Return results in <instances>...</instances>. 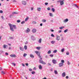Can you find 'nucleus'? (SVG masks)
I'll return each instance as SVG.
<instances>
[{"mask_svg":"<svg viewBox=\"0 0 79 79\" xmlns=\"http://www.w3.org/2000/svg\"><path fill=\"white\" fill-rule=\"evenodd\" d=\"M9 25L10 27V29L11 31L12 32H14V29H13V27L15 29H16V25H12L10 23L9 24Z\"/></svg>","mask_w":79,"mask_h":79,"instance_id":"obj_1","label":"nucleus"},{"mask_svg":"<svg viewBox=\"0 0 79 79\" xmlns=\"http://www.w3.org/2000/svg\"><path fill=\"white\" fill-rule=\"evenodd\" d=\"M39 62L40 63H42L43 64H46V63L44 62L42 60V58H40L39 60Z\"/></svg>","mask_w":79,"mask_h":79,"instance_id":"obj_2","label":"nucleus"},{"mask_svg":"<svg viewBox=\"0 0 79 79\" xmlns=\"http://www.w3.org/2000/svg\"><path fill=\"white\" fill-rule=\"evenodd\" d=\"M22 3L24 5H26V2L23 1L22 2Z\"/></svg>","mask_w":79,"mask_h":79,"instance_id":"obj_3","label":"nucleus"},{"mask_svg":"<svg viewBox=\"0 0 79 79\" xmlns=\"http://www.w3.org/2000/svg\"><path fill=\"white\" fill-rule=\"evenodd\" d=\"M10 56L12 57V58H15L16 57V55L15 54H12L10 55Z\"/></svg>","mask_w":79,"mask_h":79,"instance_id":"obj_4","label":"nucleus"},{"mask_svg":"<svg viewBox=\"0 0 79 79\" xmlns=\"http://www.w3.org/2000/svg\"><path fill=\"white\" fill-rule=\"evenodd\" d=\"M63 64H64L63 63H60L59 64V67H61V66H63Z\"/></svg>","mask_w":79,"mask_h":79,"instance_id":"obj_5","label":"nucleus"},{"mask_svg":"<svg viewBox=\"0 0 79 79\" xmlns=\"http://www.w3.org/2000/svg\"><path fill=\"white\" fill-rule=\"evenodd\" d=\"M56 40H60V37L59 36L56 35Z\"/></svg>","mask_w":79,"mask_h":79,"instance_id":"obj_6","label":"nucleus"},{"mask_svg":"<svg viewBox=\"0 0 79 79\" xmlns=\"http://www.w3.org/2000/svg\"><path fill=\"white\" fill-rule=\"evenodd\" d=\"M52 62L53 64H56V61L55 59H53L52 60Z\"/></svg>","mask_w":79,"mask_h":79,"instance_id":"obj_7","label":"nucleus"},{"mask_svg":"<svg viewBox=\"0 0 79 79\" xmlns=\"http://www.w3.org/2000/svg\"><path fill=\"white\" fill-rule=\"evenodd\" d=\"M37 31V30L35 29H33L32 30V32L33 33H35Z\"/></svg>","mask_w":79,"mask_h":79,"instance_id":"obj_8","label":"nucleus"},{"mask_svg":"<svg viewBox=\"0 0 79 79\" xmlns=\"http://www.w3.org/2000/svg\"><path fill=\"white\" fill-rule=\"evenodd\" d=\"M60 5L61 6L63 5H64V1H61L60 2Z\"/></svg>","mask_w":79,"mask_h":79,"instance_id":"obj_9","label":"nucleus"},{"mask_svg":"<svg viewBox=\"0 0 79 79\" xmlns=\"http://www.w3.org/2000/svg\"><path fill=\"white\" fill-rule=\"evenodd\" d=\"M62 77H65V76H66V73H65V72L63 73L62 74Z\"/></svg>","mask_w":79,"mask_h":79,"instance_id":"obj_10","label":"nucleus"},{"mask_svg":"<svg viewBox=\"0 0 79 79\" xmlns=\"http://www.w3.org/2000/svg\"><path fill=\"white\" fill-rule=\"evenodd\" d=\"M68 21V19H66L65 20H64V23H67Z\"/></svg>","mask_w":79,"mask_h":79,"instance_id":"obj_11","label":"nucleus"},{"mask_svg":"<svg viewBox=\"0 0 79 79\" xmlns=\"http://www.w3.org/2000/svg\"><path fill=\"white\" fill-rule=\"evenodd\" d=\"M31 39L32 40H35V38H34L33 36H31Z\"/></svg>","mask_w":79,"mask_h":79,"instance_id":"obj_12","label":"nucleus"},{"mask_svg":"<svg viewBox=\"0 0 79 79\" xmlns=\"http://www.w3.org/2000/svg\"><path fill=\"white\" fill-rule=\"evenodd\" d=\"M39 69L42 70V67L41 65H40L39 66Z\"/></svg>","mask_w":79,"mask_h":79,"instance_id":"obj_13","label":"nucleus"},{"mask_svg":"<svg viewBox=\"0 0 79 79\" xmlns=\"http://www.w3.org/2000/svg\"><path fill=\"white\" fill-rule=\"evenodd\" d=\"M30 56L31 57V58H34V56L32 54L30 55Z\"/></svg>","mask_w":79,"mask_h":79,"instance_id":"obj_14","label":"nucleus"},{"mask_svg":"<svg viewBox=\"0 0 79 79\" xmlns=\"http://www.w3.org/2000/svg\"><path fill=\"white\" fill-rule=\"evenodd\" d=\"M49 15L50 16H51L52 17H53V14L52 13H49Z\"/></svg>","mask_w":79,"mask_h":79,"instance_id":"obj_15","label":"nucleus"},{"mask_svg":"<svg viewBox=\"0 0 79 79\" xmlns=\"http://www.w3.org/2000/svg\"><path fill=\"white\" fill-rule=\"evenodd\" d=\"M18 13L17 12H12V14L13 15H15V14H18Z\"/></svg>","mask_w":79,"mask_h":79,"instance_id":"obj_16","label":"nucleus"},{"mask_svg":"<svg viewBox=\"0 0 79 79\" xmlns=\"http://www.w3.org/2000/svg\"><path fill=\"white\" fill-rule=\"evenodd\" d=\"M29 31H30V30L28 28H27V30L26 31V32H29Z\"/></svg>","mask_w":79,"mask_h":79,"instance_id":"obj_17","label":"nucleus"},{"mask_svg":"<svg viewBox=\"0 0 79 79\" xmlns=\"http://www.w3.org/2000/svg\"><path fill=\"white\" fill-rule=\"evenodd\" d=\"M37 10L38 11H40L41 10V8L40 7H38L37 8Z\"/></svg>","mask_w":79,"mask_h":79,"instance_id":"obj_18","label":"nucleus"},{"mask_svg":"<svg viewBox=\"0 0 79 79\" xmlns=\"http://www.w3.org/2000/svg\"><path fill=\"white\" fill-rule=\"evenodd\" d=\"M68 31V29H66L65 30H64V33H66V32H67Z\"/></svg>","mask_w":79,"mask_h":79,"instance_id":"obj_19","label":"nucleus"},{"mask_svg":"<svg viewBox=\"0 0 79 79\" xmlns=\"http://www.w3.org/2000/svg\"><path fill=\"white\" fill-rule=\"evenodd\" d=\"M54 73L56 74H58V72H57V71L55 70H54Z\"/></svg>","mask_w":79,"mask_h":79,"instance_id":"obj_20","label":"nucleus"},{"mask_svg":"<svg viewBox=\"0 0 79 79\" xmlns=\"http://www.w3.org/2000/svg\"><path fill=\"white\" fill-rule=\"evenodd\" d=\"M51 10H52V11H53V12H55V9H54V8H52L51 9Z\"/></svg>","mask_w":79,"mask_h":79,"instance_id":"obj_21","label":"nucleus"},{"mask_svg":"<svg viewBox=\"0 0 79 79\" xmlns=\"http://www.w3.org/2000/svg\"><path fill=\"white\" fill-rule=\"evenodd\" d=\"M19 48H20V49L21 50V51H23L24 50V48H22L21 47H20Z\"/></svg>","mask_w":79,"mask_h":79,"instance_id":"obj_22","label":"nucleus"},{"mask_svg":"<svg viewBox=\"0 0 79 79\" xmlns=\"http://www.w3.org/2000/svg\"><path fill=\"white\" fill-rule=\"evenodd\" d=\"M64 51V48H63L61 50V52H62V53H63Z\"/></svg>","mask_w":79,"mask_h":79,"instance_id":"obj_23","label":"nucleus"},{"mask_svg":"<svg viewBox=\"0 0 79 79\" xmlns=\"http://www.w3.org/2000/svg\"><path fill=\"white\" fill-rule=\"evenodd\" d=\"M29 17H27V18L25 19V21H27Z\"/></svg>","mask_w":79,"mask_h":79,"instance_id":"obj_24","label":"nucleus"},{"mask_svg":"<svg viewBox=\"0 0 79 79\" xmlns=\"http://www.w3.org/2000/svg\"><path fill=\"white\" fill-rule=\"evenodd\" d=\"M27 47L26 46V45L24 46V48L25 50H27Z\"/></svg>","mask_w":79,"mask_h":79,"instance_id":"obj_25","label":"nucleus"},{"mask_svg":"<svg viewBox=\"0 0 79 79\" xmlns=\"http://www.w3.org/2000/svg\"><path fill=\"white\" fill-rule=\"evenodd\" d=\"M51 53V51L50 50H49L48 52V54H50Z\"/></svg>","mask_w":79,"mask_h":79,"instance_id":"obj_26","label":"nucleus"},{"mask_svg":"<svg viewBox=\"0 0 79 79\" xmlns=\"http://www.w3.org/2000/svg\"><path fill=\"white\" fill-rule=\"evenodd\" d=\"M1 74H5V73L4 72L2 71L1 72Z\"/></svg>","mask_w":79,"mask_h":79,"instance_id":"obj_27","label":"nucleus"},{"mask_svg":"<svg viewBox=\"0 0 79 79\" xmlns=\"http://www.w3.org/2000/svg\"><path fill=\"white\" fill-rule=\"evenodd\" d=\"M31 74H35V72L34 71H33L31 72Z\"/></svg>","mask_w":79,"mask_h":79,"instance_id":"obj_28","label":"nucleus"},{"mask_svg":"<svg viewBox=\"0 0 79 79\" xmlns=\"http://www.w3.org/2000/svg\"><path fill=\"white\" fill-rule=\"evenodd\" d=\"M42 41V39L40 38L39 40V43H41Z\"/></svg>","mask_w":79,"mask_h":79,"instance_id":"obj_29","label":"nucleus"},{"mask_svg":"<svg viewBox=\"0 0 79 79\" xmlns=\"http://www.w3.org/2000/svg\"><path fill=\"white\" fill-rule=\"evenodd\" d=\"M74 5L75 6V7H76L77 8H79V7H78V6H77V5H76V4H74Z\"/></svg>","mask_w":79,"mask_h":79,"instance_id":"obj_30","label":"nucleus"},{"mask_svg":"<svg viewBox=\"0 0 79 79\" xmlns=\"http://www.w3.org/2000/svg\"><path fill=\"white\" fill-rule=\"evenodd\" d=\"M42 22H43L44 23L45 22H46V20H45V19H43L42 20Z\"/></svg>","mask_w":79,"mask_h":79,"instance_id":"obj_31","label":"nucleus"},{"mask_svg":"<svg viewBox=\"0 0 79 79\" xmlns=\"http://www.w3.org/2000/svg\"><path fill=\"white\" fill-rule=\"evenodd\" d=\"M36 49H38V50H40V47H37Z\"/></svg>","mask_w":79,"mask_h":79,"instance_id":"obj_32","label":"nucleus"},{"mask_svg":"<svg viewBox=\"0 0 79 79\" xmlns=\"http://www.w3.org/2000/svg\"><path fill=\"white\" fill-rule=\"evenodd\" d=\"M6 45L4 44L3 46V48H6Z\"/></svg>","mask_w":79,"mask_h":79,"instance_id":"obj_33","label":"nucleus"},{"mask_svg":"<svg viewBox=\"0 0 79 79\" xmlns=\"http://www.w3.org/2000/svg\"><path fill=\"white\" fill-rule=\"evenodd\" d=\"M27 56V54L24 53L23 54L24 57H26V56Z\"/></svg>","mask_w":79,"mask_h":79,"instance_id":"obj_34","label":"nucleus"},{"mask_svg":"<svg viewBox=\"0 0 79 79\" xmlns=\"http://www.w3.org/2000/svg\"><path fill=\"white\" fill-rule=\"evenodd\" d=\"M61 62L62 63H64V60H61Z\"/></svg>","mask_w":79,"mask_h":79,"instance_id":"obj_35","label":"nucleus"},{"mask_svg":"<svg viewBox=\"0 0 79 79\" xmlns=\"http://www.w3.org/2000/svg\"><path fill=\"white\" fill-rule=\"evenodd\" d=\"M24 23H25V21H23L21 23V24H24Z\"/></svg>","mask_w":79,"mask_h":79,"instance_id":"obj_36","label":"nucleus"},{"mask_svg":"<svg viewBox=\"0 0 79 79\" xmlns=\"http://www.w3.org/2000/svg\"><path fill=\"white\" fill-rule=\"evenodd\" d=\"M17 23H20L21 22V20H18L17 21Z\"/></svg>","mask_w":79,"mask_h":79,"instance_id":"obj_37","label":"nucleus"},{"mask_svg":"<svg viewBox=\"0 0 79 79\" xmlns=\"http://www.w3.org/2000/svg\"><path fill=\"white\" fill-rule=\"evenodd\" d=\"M9 38V39H13V38L12 37L10 36Z\"/></svg>","mask_w":79,"mask_h":79,"instance_id":"obj_38","label":"nucleus"},{"mask_svg":"<svg viewBox=\"0 0 79 79\" xmlns=\"http://www.w3.org/2000/svg\"><path fill=\"white\" fill-rule=\"evenodd\" d=\"M12 64L13 65H14V66H16V64L14 63H12Z\"/></svg>","mask_w":79,"mask_h":79,"instance_id":"obj_39","label":"nucleus"},{"mask_svg":"<svg viewBox=\"0 0 79 79\" xmlns=\"http://www.w3.org/2000/svg\"><path fill=\"white\" fill-rule=\"evenodd\" d=\"M33 24H37V22L35 21H33Z\"/></svg>","mask_w":79,"mask_h":79,"instance_id":"obj_40","label":"nucleus"},{"mask_svg":"<svg viewBox=\"0 0 79 79\" xmlns=\"http://www.w3.org/2000/svg\"><path fill=\"white\" fill-rule=\"evenodd\" d=\"M56 52H57V50H54L53 52V53H56Z\"/></svg>","mask_w":79,"mask_h":79,"instance_id":"obj_41","label":"nucleus"},{"mask_svg":"<svg viewBox=\"0 0 79 79\" xmlns=\"http://www.w3.org/2000/svg\"><path fill=\"white\" fill-rule=\"evenodd\" d=\"M51 43L52 44H54V43H55V41H52L51 42Z\"/></svg>","mask_w":79,"mask_h":79,"instance_id":"obj_42","label":"nucleus"},{"mask_svg":"<svg viewBox=\"0 0 79 79\" xmlns=\"http://www.w3.org/2000/svg\"><path fill=\"white\" fill-rule=\"evenodd\" d=\"M3 53V51L2 50H1L0 51V53Z\"/></svg>","mask_w":79,"mask_h":79,"instance_id":"obj_43","label":"nucleus"},{"mask_svg":"<svg viewBox=\"0 0 79 79\" xmlns=\"http://www.w3.org/2000/svg\"><path fill=\"white\" fill-rule=\"evenodd\" d=\"M64 39H63V37H62L61 38V40H62V41H63Z\"/></svg>","mask_w":79,"mask_h":79,"instance_id":"obj_44","label":"nucleus"},{"mask_svg":"<svg viewBox=\"0 0 79 79\" xmlns=\"http://www.w3.org/2000/svg\"><path fill=\"white\" fill-rule=\"evenodd\" d=\"M35 53H36V54H37L38 53H39V51H35Z\"/></svg>","mask_w":79,"mask_h":79,"instance_id":"obj_45","label":"nucleus"},{"mask_svg":"<svg viewBox=\"0 0 79 79\" xmlns=\"http://www.w3.org/2000/svg\"><path fill=\"white\" fill-rule=\"evenodd\" d=\"M69 53L68 52H67L66 53V54L67 55H69Z\"/></svg>","mask_w":79,"mask_h":79,"instance_id":"obj_46","label":"nucleus"},{"mask_svg":"<svg viewBox=\"0 0 79 79\" xmlns=\"http://www.w3.org/2000/svg\"><path fill=\"white\" fill-rule=\"evenodd\" d=\"M67 64L69 65V64H70V62H69L68 61H67Z\"/></svg>","mask_w":79,"mask_h":79,"instance_id":"obj_47","label":"nucleus"},{"mask_svg":"<svg viewBox=\"0 0 79 79\" xmlns=\"http://www.w3.org/2000/svg\"><path fill=\"white\" fill-rule=\"evenodd\" d=\"M62 32V31L61 30H60L58 31L59 33H60V32Z\"/></svg>","mask_w":79,"mask_h":79,"instance_id":"obj_48","label":"nucleus"},{"mask_svg":"<svg viewBox=\"0 0 79 79\" xmlns=\"http://www.w3.org/2000/svg\"><path fill=\"white\" fill-rule=\"evenodd\" d=\"M25 65L26 66H28L29 64H28V63H27L25 64Z\"/></svg>","mask_w":79,"mask_h":79,"instance_id":"obj_49","label":"nucleus"},{"mask_svg":"<svg viewBox=\"0 0 79 79\" xmlns=\"http://www.w3.org/2000/svg\"><path fill=\"white\" fill-rule=\"evenodd\" d=\"M50 56H51V57H53V55L51 54V55H50Z\"/></svg>","mask_w":79,"mask_h":79,"instance_id":"obj_50","label":"nucleus"},{"mask_svg":"<svg viewBox=\"0 0 79 79\" xmlns=\"http://www.w3.org/2000/svg\"><path fill=\"white\" fill-rule=\"evenodd\" d=\"M61 0H59L57 1V3H59V2H60H60H61Z\"/></svg>","mask_w":79,"mask_h":79,"instance_id":"obj_51","label":"nucleus"},{"mask_svg":"<svg viewBox=\"0 0 79 79\" xmlns=\"http://www.w3.org/2000/svg\"><path fill=\"white\" fill-rule=\"evenodd\" d=\"M48 10L49 11L50 10V7H48L47 8Z\"/></svg>","mask_w":79,"mask_h":79,"instance_id":"obj_52","label":"nucleus"},{"mask_svg":"<svg viewBox=\"0 0 79 79\" xmlns=\"http://www.w3.org/2000/svg\"><path fill=\"white\" fill-rule=\"evenodd\" d=\"M50 31H51V32H54V30H53L52 29H51Z\"/></svg>","mask_w":79,"mask_h":79,"instance_id":"obj_53","label":"nucleus"},{"mask_svg":"<svg viewBox=\"0 0 79 79\" xmlns=\"http://www.w3.org/2000/svg\"><path fill=\"white\" fill-rule=\"evenodd\" d=\"M48 4V2H46L45 3V5H47Z\"/></svg>","mask_w":79,"mask_h":79,"instance_id":"obj_54","label":"nucleus"},{"mask_svg":"<svg viewBox=\"0 0 79 79\" xmlns=\"http://www.w3.org/2000/svg\"><path fill=\"white\" fill-rule=\"evenodd\" d=\"M36 55H38V56H39L40 55V53L38 52V53Z\"/></svg>","mask_w":79,"mask_h":79,"instance_id":"obj_55","label":"nucleus"},{"mask_svg":"<svg viewBox=\"0 0 79 79\" xmlns=\"http://www.w3.org/2000/svg\"><path fill=\"white\" fill-rule=\"evenodd\" d=\"M29 70L30 71H32V69H29Z\"/></svg>","mask_w":79,"mask_h":79,"instance_id":"obj_56","label":"nucleus"},{"mask_svg":"<svg viewBox=\"0 0 79 79\" xmlns=\"http://www.w3.org/2000/svg\"><path fill=\"white\" fill-rule=\"evenodd\" d=\"M12 16H13V15H11L9 17H10V18H12Z\"/></svg>","mask_w":79,"mask_h":79,"instance_id":"obj_57","label":"nucleus"},{"mask_svg":"<svg viewBox=\"0 0 79 79\" xmlns=\"http://www.w3.org/2000/svg\"><path fill=\"white\" fill-rule=\"evenodd\" d=\"M51 37H55V36L54 35H53V34H52L51 35Z\"/></svg>","mask_w":79,"mask_h":79,"instance_id":"obj_58","label":"nucleus"},{"mask_svg":"<svg viewBox=\"0 0 79 79\" xmlns=\"http://www.w3.org/2000/svg\"><path fill=\"white\" fill-rule=\"evenodd\" d=\"M0 13H3V11L2 10H0Z\"/></svg>","mask_w":79,"mask_h":79,"instance_id":"obj_59","label":"nucleus"},{"mask_svg":"<svg viewBox=\"0 0 79 79\" xmlns=\"http://www.w3.org/2000/svg\"><path fill=\"white\" fill-rule=\"evenodd\" d=\"M60 29H63V28H62V27H59Z\"/></svg>","mask_w":79,"mask_h":79,"instance_id":"obj_60","label":"nucleus"},{"mask_svg":"<svg viewBox=\"0 0 79 79\" xmlns=\"http://www.w3.org/2000/svg\"><path fill=\"white\" fill-rule=\"evenodd\" d=\"M39 56V58L40 59V58H42V57H41V56H40V55L39 56Z\"/></svg>","mask_w":79,"mask_h":79,"instance_id":"obj_61","label":"nucleus"},{"mask_svg":"<svg viewBox=\"0 0 79 79\" xmlns=\"http://www.w3.org/2000/svg\"><path fill=\"white\" fill-rule=\"evenodd\" d=\"M22 66H23V67L25 66V65H24V64H22Z\"/></svg>","mask_w":79,"mask_h":79,"instance_id":"obj_62","label":"nucleus"},{"mask_svg":"<svg viewBox=\"0 0 79 79\" xmlns=\"http://www.w3.org/2000/svg\"><path fill=\"white\" fill-rule=\"evenodd\" d=\"M5 54L6 55H8V53L7 52H6Z\"/></svg>","mask_w":79,"mask_h":79,"instance_id":"obj_63","label":"nucleus"},{"mask_svg":"<svg viewBox=\"0 0 79 79\" xmlns=\"http://www.w3.org/2000/svg\"><path fill=\"white\" fill-rule=\"evenodd\" d=\"M48 66H52V65H51V64L49 63H48Z\"/></svg>","mask_w":79,"mask_h":79,"instance_id":"obj_64","label":"nucleus"}]
</instances>
